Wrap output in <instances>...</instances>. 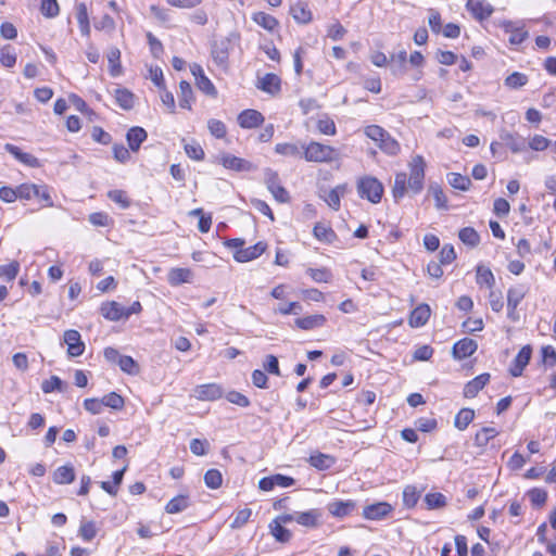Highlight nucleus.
<instances>
[{
	"mask_svg": "<svg viewBox=\"0 0 556 556\" xmlns=\"http://www.w3.org/2000/svg\"><path fill=\"white\" fill-rule=\"evenodd\" d=\"M305 160L308 162L328 163L338 159L334 148L319 142H311L304 151Z\"/></svg>",
	"mask_w": 556,
	"mask_h": 556,
	"instance_id": "f257e3e1",
	"label": "nucleus"
},
{
	"mask_svg": "<svg viewBox=\"0 0 556 556\" xmlns=\"http://www.w3.org/2000/svg\"><path fill=\"white\" fill-rule=\"evenodd\" d=\"M357 192L371 203H379L383 194L382 184L375 177L365 176L357 182Z\"/></svg>",
	"mask_w": 556,
	"mask_h": 556,
	"instance_id": "f03ea898",
	"label": "nucleus"
},
{
	"mask_svg": "<svg viewBox=\"0 0 556 556\" xmlns=\"http://www.w3.org/2000/svg\"><path fill=\"white\" fill-rule=\"evenodd\" d=\"M426 163L421 155H416L409 162L408 190L414 194L419 193L424 188Z\"/></svg>",
	"mask_w": 556,
	"mask_h": 556,
	"instance_id": "7ed1b4c3",
	"label": "nucleus"
},
{
	"mask_svg": "<svg viewBox=\"0 0 556 556\" xmlns=\"http://www.w3.org/2000/svg\"><path fill=\"white\" fill-rule=\"evenodd\" d=\"M64 343L67 345V354L71 357L80 356L85 351V343L77 330L70 329L64 332Z\"/></svg>",
	"mask_w": 556,
	"mask_h": 556,
	"instance_id": "20e7f679",
	"label": "nucleus"
},
{
	"mask_svg": "<svg viewBox=\"0 0 556 556\" xmlns=\"http://www.w3.org/2000/svg\"><path fill=\"white\" fill-rule=\"evenodd\" d=\"M357 507L353 500H336L327 504L328 513L336 518H345L350 516Z\"/></svg>",
	"mask_w": 556,
	"mask_h": 556,
	"instance_id": "39448f33",
	"label": "nucleus"
},
{
	"mask_svg": "<svg viewBox=\"0 0 556 556\" xmlns=\"http://www.w3.org/2000/svg\"><path fill=\"white\" fill-rule=\"evenodd\" d=\"M224 394L223 388L217 383H206L194 388L193 396L199 401H216Z\"/></svg>",
	"mask_w": 556,
	"mask_h": 556,
	"instance_id": "423d86ee",
	"label": "nucleus"
},
{
	"mask_svg": "<svg viewBox=\"0 0 556 556\" xmlns=\"http://www.w3.org/2000/svg\"><path fill=\"white\" fill-rule=\"evenodd\" d=\"M392 510L393 507L391 504L387 502H378L365 506L363 509V517L368 520H381L391 514Z\"/></svg>",
	"mask_w": 556,
	"mask_h": 556,
	"instance_id": "0eeeda50",
	"label": "nucleus"
},
{
	"mask_svg": "<svg viewBox=\"0 0 556 556\" xmlns=\"http://www.w3.org/2000/svg\"><path fill=\"white\" fill-rule=\"evenodd\" d=\"M267 244L260 241L256 244L249 247V248H242L238 251L233 252V258L238 263H247L250 261H253L261 256L266 251Z\"/></svg>",
	"mask_w": 556,
	"mask_h": 556,
	"instance_id": "6e6552de",
	"label": "nucleus"
},
{
	"mask_svg": "<svg viewBox=\"0 0 556 556\" xmlns=\"http://www.w3.org/2000/svg\"><path fill=\"white\" fill-rule=\"evenodd\" d=\"M466 8L479 21L490 17L494 11L485 0H467Z\"/></svg>",
	"mask_w": 556,
	"mask_h": 556,
	"instance_id": "1a4fd4ad",
	"label": "nucleus"
},
{
	"mask_svg": "<svg viewBox=\"0 0 556 556\" xmlns=\"http://www.w3.org/2000/svg\"><path fill=\"white\" fill-rule=\"evenodd\" d=\"M264 122V116L256 110L248 109L238 115L240 127L251 129L260 126Z\"/></svg>",
	"mask_w": 556,
	"mask_h": 556,
	"instance_id": "9d476101",
	"label": "nucleus"
},
{
	"mask_svg": "<svg viewBox=\"0 0 556 556\" xmlns=\"http://www.w3.org/2000/svg\"><path fill=\"white\" fill-rule=\"evenodd\" d=\"M478 349V344L470 338H464L457 341L453 346V356L457 359H464L471 356Z\"/></svg>",
	"mask_w": 556,
	"mask_h": 556,
	"instance_id": "9b49d317",
	"label": "nucleus"
},
{
	"mask_svg": "<svg viewBox=\"0 0 556 556\" xmlns=\"http://www.w3.org/2000/svg\"><path fill=\"white\" fill-rule=\"evenodd\" d=\"M348 185L342 184L336 186L333 189H330L325 192V194L320 195L324 201L334 211H339L341 205V198L346 193Z\"/></svg>",
	"mask_w": 556,
	"mask_h": 556,
	"instance_id": "f8f14e48",
	"label": "nucleus"
},
{
	"mask_svg": "<svg viewBox=\"0 0 556 556\" xmlns=\"http://www.w3.org/2000/svg\"><path fill=\"white\" fill-rule=\"evenodd\" d=\"M532 350L529 345H526L521 348V350L518 352L517 356L515 357L513 365L509 369V372L514 377H519L522 375V371L525 367L529 364V361L531 358Z\"/></svg>",
	"mask_w": 556,
	"mask_h": 556,
	"instance_id": "ddd939ff",
	"label": "nucleus"
},
{
	"mask_svg": "<svg viewBox=\"0 0 556 556\" xmlns=\"http://www.w3.org/2000/svg\"><path fill=\"white\" fill-rule=\"evenodd\" d=\"M220 163L225 168L236 172H250L253 168V165L249 161L231 154H223L220 156Z\"/></svg>",
	"mask_w": 556,
	"mask_h": 556,
	"instance_id": "4468645a",
	"label": "nucleus"
},
{
	"mask_svg": "<svg viewBox=\"0 0 556 556\" xmlns=\"http://www.w3.org/2000/svg\"><path fill=\"white\" fill-rule=\"evenodd\" d=\"M100 313L105 319L111 321L125 318V307L115 301L102 303Z\"/></svg>",
	"mask_w": 556,
	"mask_h": 556,
	"instance_id": "2eb2a0df",
	"label": "nucleus"
},
{
	"mask_svg": "<svg viewBox=\"0 0 556 556\" xmlns=\"http://www.w3.org/2000/svg\"><path fill=\"white\" fill-rule=\"evenodd\" d=\"M327 318L323 314H314L305 317H299L294 320L295 327L302 330H312L323 327Z\"/></svg>",
	"mask_w": 556,
	"mask_h": 556,
	"instance_id": "dca6fc26",
	"label": "nucleus"
},
{
	"mask_svg": "<svg viewBox=\"0 0 556 556\" xmlns=\"http://www.w3.org/2000/svg\"><path fill=\"white\" fill-rule=\"evenodd\" d=\"M321 511L317 508L307 511L295 513V521L306 528H316L319 526Z\"/></svg>",
	"mask_w": 556,
	"mask_h": 556,
	"instance_id": "f3484780",
	"label": "nucleus"
},
{
	"mask_svg": "<svg viewBox=\"0 0 556 556\" xmlns=\"http://www.w3.org/2000/svg\"><path fill=\"white\" fill-rule=\"evenodd\" d=\"M489 380L490 375L484 372L468 381L464 388V396L468 399L475 397L479 391L484 388Z\"/></svg>",
	"mask_w": 556,
	"mask_h": 556,
	"instance_id": "a211bd4d",
	"label": "nucleus"
},
{
	"mask_svg": "<svg viewBox=\"0 0 556 556\" xmlns=\"http://www.w3.org/2000/svg\"><path fill=\"white\" fill-rule=\"evenodd\" d=\"M5 151L12 154L16 160L21 163L29 166V167H39V160L30 153L23 152L18 147L7 143L4 146Z\"/></svg>",
	"mask_w": 556,
	"mask_h": 556,
	"instance_id": "6ab92c4d",
	"label": "nucleus"
},
{
	"mask_svg": "<svg viewBox=\"0 0 556 556\" xmlns=\"http://www.w3.org/2000/svg\"><path fill=\"white\" fill-rule=\"evenodd\" d=\"M229 41L226 39L214 41L212 45V58L218 66H226L229 52Z\"/></svg>",
	"mask_w": 556,
	"mask_h": 556,
	"instance_id": "aec40b11",
	"label": "nucleus"
},
{
	"mask_svg": "<svg viewBox=\"0 0 556 556\" xmlns=\"http://www.w3.org/2000/svg\"><path fill=\"white\" fill-rule=\"evenodd\" d=\"M147 137L148 134L142 127H131L126 134V140L128 142L129 149L134 152H137Z\"/></svg>",
	"mask_w": 556,
	"mask_h": 556,
	"instance_id": "412c9836",
	"label": "nucleus"
},
{
	"mask_svg": "<svg viewBox=\"0 0 556 556\" xmlns=\"http://www.w3.org/2000/svg\"><path fill=\"white\" fill-rule=\"evenodd\" d=\"M192 271L189 268H172L167 275V281L170 286L191 282Z\"/></svg>",
	"mask_w": 556,
	"mask_h": 556,
	"instance_id": "4be33fe9",
	"label": "nucleus"
},
{
	"mask_svg": "<svg viewBox=\"0 0 556 556\" xmlns=\"http://www.w3.org/2000/svg\"><path fill=\"white\" fill-rule=\"evenodd\" d=\"M430 307L427 304H420L410 313L409 325L416 328L426 325L430 317Z\"/></svg>",
	"mask_w": 556,
	"mask_h": 556,
	"instance_id": "5701e85b",
	"label": "nucleus"
},
{
	"mask_svg": "<svg viewBox=\"0 0 556 556\" xmlns=\"http://www.w3.org/2000/svg\"><path fill=\"white\" fill-rule=\"evenodd\" d=\"M290 14L295 22L300 24H306L312 20V12L304 2H296L290 7Z\"/></svg>",
	"mask_w": 556,
	"mask_h": 556,
	"instance_id": "b1692460",
	"label": "nucleus"
},
{
	"mask_svg": "<svg viewBox=\"0 0 556 556\" xmlns=\"http://www.w3.org/2000/svg\"><path fill=\"white\" fill-rule=\"evenodd\" d=\"M75 480V470L72 465L58 467L53 472V481L56 484H70Z\"/></svg>",
	"mask_w": 556,
	"mask_h": 556,
	"instance_id": "393cba45",
	"label": "nucleus"
},
{
	"mask_svg": "<svg viewBox=\"0 0 556 556\" xmlns=\"http://www.w3.org/2000/svg\"><path fill=\"white\" fill-rule=\"evenodd\" d=\"M408 189V180L406 173H397L394 178V185L392 188V194L394 200L397 202L402 199Z\"/></svg>",
	"mask_w": 556,
	"mask_h": 556,
	"instance_id": "a878e982",
	"label": "nucleus"
},
{
	"mask_svg": "<svg viewBox=\"0 0 556 556\" xmlns=\"http://www.w3.org/2000/svg\"><path fill=\"white\" fill-rule=\"evenodd\" d=\"M179 105L182 109L191 110V104L193 101V91L191 88V85L186 81L181 80L179 84Z\"/></svg>",
	"mask_w": 556,
	"mask_h": 556,
	"instance_id": "bb28decb",
	"label": "nucleus"
},
{
	"mask_svg": "<svg viewBox=\"0 0 556 556\" xmlns=\"http://www.w3.org/2000/svg\"><path fill=\"white\" fill-rule=\"evenodd\" d=\"M501 138L514 153L521 152L526 149V140L518 135L506 132L503 134Z\"/></svg>",
	"mask_w": 556,
	"mask_h": 556,
	"instance_id": "cd10ccee",
	"label": "nucleus"
},
{
	"mask_svg": "<svg viewBox=\"0 0 556 556\" xmlns=\"http://www.w3.org/2000/svg\"><path fill=\"white\" fill-rule=\"evenodd\" d=\"M121 51L118 48H111L108 52V61L110 65V74L113 77H117L122 74V65H121Z\"/></svg>",
	"mask_w": 556,
	"mask_h": 556,
	"instance_id": "c85d7f7f",
	"label": "nucleus"
},
{
	"mask_svg": "<svg viewBox=\"0 0 556 556\" xmlns=\"http://www.w3.org/2000/svg\"><path fill=\"white\" fill-rule=\"evenodd\" d=\"M189 504L190 503L187 495H177L167 503L165 510L168 514H178L187 509Z\"/></svg>",
	"mask_w": 556,
	"mask_h": 556,
	"instance_id": "c756f323",
	"label": "nucleus"
},
{
	"mask_svg": "<svg viewBox=\"0 0 556 556\" xmlns=\"http://www.w3.org/2000/svg\"><path fill=\"white\" fill-rule=\"evenodd\" d=\"M498 431L493 427H484L475 435V444L479 447L488 445L491 439L495 438Z\"/></svg>",
	"mask_w": 556,
	"mask_h": 556,
	"instance_id": "7c9ffc66",
	"label": "nucleus"
},
{
	"mask_svg": "<svg viewBox=\"0 0 556 556\" xmlns=\"http://www.w3.org/2000/svg\"><path fill=\"white\" fill-rule=\"evenodd\" d=\"M475 418V410L463 408L455 416L454 425L459 430H465Z\"/></svg>",
	"mask_w": 556,
	"mask_h": 556,
	"instance_id": "2f4dec72",
	"label": "nucleus"
},
{
	"mask_svg": "<svg viewBox=\"0 0 556 556\" xmlns=\"http://www.w3.org/2000/svg\"><path fill=\"white\" fill-rule=\"evenodd\" d=\"M407 61V53L405 50H401L396 54L391 56V71L393 75H401L405 72V63Z\"/></svg>",
	"mask_w": 556,
	"mask_h": 556,
	"instance_id": "473e14b6",
	"label": "nucleus"
},
{
	"mask_svg": "<svg viewBox=\"0 0 556 556\" xmlns=\"http://www.w3.org/2000/svg\"><path fill=\"white\" fill-rule=\"evenodd\" d=\"M460 241L469 247H477L480 242L479 233L472 227H465L459 230Z\"/></svg>",
	"mask_w": 556,
	"mask_h": 556,
	"instance_id": "72a5a7b5",
	"label": "nucleus"
},
{
	"mask_svg": "<svg viewBox=\"0 0 556 556\" xmlns=\"http://www.w3.org/2000/svg\"><path fill=\"white\" fill-rule=\"evenodd\" d=\"M314 236L324 242L331 243L336 238V232L324 224H316L313 229Z\"/></svg>",
	"mask_w": 556,
	"mask_h": 556,
	"instance_id": "f704fd0d",
	"label": "nucleus"
},
{
	"mask_svg": "<svg viewBox=\"0 0 556 556\" xmlns=\"http://www.w3.org/2000/svg\"><path fill=\"white\" fill-rule=\"evenodd\" d=\"M309 464L319 470H326L334 464V458L329 455L318 453L309 457Z\"/></svg>",
	"mask_w": 556,
	"mask_h": 556,
	"instance_id": "c9c22d12",
	"label": "nucleus"
},
{
	"mask_svg": "<svg viewBox=\"0 0 556 556\" xmlns=\"http://www.w3.org/2000/svg\"><path fill=\"white\" fill-rule=\"evenodd\" d=\"M526 295L522 287H513L507 292V307L516 309Z\"/></svg>",
	"mask_w": 556,
	"mask_h": 556,
	"instance_id": "e433bc0d",
	"label": "nucleus"
},
{
	"mask_svg": "<svg viewBox=\"0 0 556 556\" xmlns=\"http://www.w3.org/2000/svg\"><path fill=\"white\" fill-rule=\"evenodd\" d=\"M448 184L455 189L466 191L471 186V180L468 176H463L458 173H451L448 175Z\"/></svg>",
	"mask_w": 556,
	"mask_h": 556,
	"instance_id": "4c0bfd02",
	"label": "nucleus"
},
{
	"mask_svg": "<svg viewBox=\"0 0 556 556\" xmlns=\"http://www.w3.org/2000/svg\"><path fill=\"white\" fill-rule=\"evenodd\" d=\"M115 99L124 110H130L134 106V94L127 89H116Z\"/></svg>",
	"mask_w": 556,
	"mask_h": 556,
	"instance_id": "58836bf2",
	"label": "nucleus"
},
{
	"mask_svg": "<svg viewBox=\"0 0 556 556\" xmlns=\"http://www.w3.org/2000/svg\"><path fill=\"white\" fill-rule=\"evenodd\" d=\"M378 147L388 155H396L400 150V143L391 137V135L388 132V135L383 138V140L378 144Z\"/></svg>",
	"mask_w": 556,
	"mask_h": 556,
	"instance_id": "ea45409f",
	"label": "nucleus"
},
{
	"mask_svg": "<svg viewBox=\"0 0 556 556\" xmlns=\"http://www.w3.org/2000/svg\"><path fill=\"white\" fill-rule=\"evenodd\" d=\"M257 87L266 92L275 93L278 90L277 76L273 73L266 74L260 79Z\"/></svg>",
	"mask_w": 556,
	"mask_h": 556,
	"instance_id": "a19ab883",
	"label": "nucleus"
},
{
	"mask_svg": "<svg viewBox=\"0 0 556 556\" xmlns=\"http://www.w3.org/2000/svg\"><path fill=\"white\" fill-rule=\"evenodd\" d=\"M204 483L210 489H218L223 483V476L218 469H208L204 475Z\"/></svg>",
	"mask_w": 556,
	"mask_h": 556,
	"instance_id": "79ce46f5",
	"label": "nucleus"
},
{
	"mask_svg": "<svg viewBox=\"0 0 556 556\" xmlns=\"http://www.w3.org/2000/svg\"><path fill=\"white\" fill-rule=\"evenodd\" d=\"M528 83V76L523 73L514 72L505 79V86L510 89H518Z\"/></svg>",
	"mask_w": 556,
	"mask_h": 556,
	"instance_id": "37998d69",
	"label": "nucleus"
},
{
	"mask_svg": "<svg viewBox=\"0 0 556 556\" xmlns=\"http://www.w3.org/2000/svg\"><path fill=\"white\" fill-rule=\"evenodd\" d=\"M317 129L319 132L327 135V136H333L337 132L336 124L332 118H330L328 115L321 116L317 121Z\"/></svg>",
	"mask_w": 556,
	"mask_h": 556,
	"instance_id": "c03bdc74",
	"label": "nucleus"
},
{
	"mask_svg": "<svg viewBox=\"0 0 556 556\" xmlns=\"http://www.w3.org/2000/svg\"><path fill=\"white\" fill-rule=\"evenodd\" d=\"M425 503L428 509H438L446 505V497L442 493H428Z\"/></svg>",
	"mask_w": 556,
	"mask_h": 556,
	"instance_id": "a18cd8bd",
	"label": "nucleus"
},
{
	"mask_svg": "<svg viewBox=\"0 0 556 556\" xmlns=\"http://www.w3.org/2000/svg\"><path fill=\"white\" fill-rule=\"evenodd\" d=\"M253 21L268 30H273L277 25L276 18L265 12L255 13L253 15Z\"/></svg>",
	"mask_w": 556,
	"mask_h": 556,
	"instance_id": "49530a36",
	"label": "nucleus"
},
{
	"mask_svg": "<svg viewBox=\"0 0 556 556\" xmlns=\"http://www.w3.org/2000/svg\"><path fill=\"white\" fill-rule=\"evenodd\" d=\"M419 500V492L414 485H406L403 491V503L406 507H414Z\"/></svg>",
	"mask_w": 556,
	"mask_h": 556,
	"instance_id": "de8ad7c7",
	"label": "nucleus"
},
{
	"mask_svg": "<svg viewBox=\"0 0 556 556\" xmlns=\"http://www.w3.org/2000/svg\"><path fill=\"white\" fill-rule=\"evenodd\" d=\"M306 273L315 282H329L332 278L327 268H307Z\"/></svg>",
	"mask_w": 556,
	"mask_h": 556,
	"instance_id": "09e8293b",
	"label": "nucleus"
},
{
	"mask_svg": "<svg viewBox=\"0 0 556 556\" xmlns=\"http://www.w3.org/2000/svg\"><path fill=\"white\" fill-rule=\"evenodd\" d=\"M17 199L30 200L38 194L37 185L35 184H22L16 187Z\"/></svg>",
	"mask_w": 556,
	"mask_h": 556,
	"instance_id": "8fccbe9b",
	"label": "nucleus"
},
{
	"mask_svg": "<svg viewBox=\"0 0 556 556\" xmlns=\"http://www.w3.org/2000/svg\"><path fill=\"white\" fill-rule=\"evenodd\" d=\"M118 366L124 372L128 375H137L139 372L138 364L131 356L122 355Z\"/></svg>",
	"mask_w": 556,
	"mask_h": 556,
	"instance_id": "3c124183",
	"label": "nucleus"
},
{
	"mask_svg": "<svg viewBox=\"0 0 556 556\" xmlns=\"http://www.w3.org/2000/svg\"><path fill=\"white\" fill-rule=\"evenodd\" d=\"M20 270V264L16 261L11 262L7 265H0V277L12 281L15 279Z\"/></svg>",
	"mask_w": 556,
	"mask_h": 556,
	"instance_id": "603ef678",
	"label": "nucleus"
},
{
	"mask_svg": "<svg viewBox=\"0 0 556 556\" xmlns=\"http://www.w3.org/2000/svg\"><path fill=\"white\" fill-rule=\"evenodd\" d=\"M429 191L433 195L437 208L446 210L447 208V199H446L442 188L438 185H431L429 188Z\"/></svg>",
	"mask_w": 556,
	"mask_h": 556,
	"instance_id": "864d4df0",
	"label": "nucleus"
},
{
	"mask_svg": "<svg viewBox=\"0 0 556 556\" xmlns=\"http://www.w3.org/2000/svg\"><path fill=\"white\" fill-rule=\"evenodd\" d=\"M207 127H208L211 135L214 136L215 138L222 139L227 134L226 125L219 119H215V118L208 119Z\"/></svg>",
	"mask_w": 556,
	"mask_h": 556,
	"instance_id": "5fc2aeb1",
	"label": "nucleus"
},
{
	"mask_svg": "<svg viewBox=\"0 0 556 556\" xmlns=\"http://www.w3.org/2000/svg\"><path fill=\"white\" fill-rule=\"evenodd\" d=\"M365 135L378 144L388 135V131L378 125H369L364 130Z\"/></svg>",
	"mask_w": 556,
	"mask_h": 556,
	"instance_id": "6e6d98bb",
	"label": "nucleus"
},
{
	"mask_svg": "<svg viewBox=\"0 0 556 556\" xmlns=\"http://www.w3.org/2000/svg\"><path fill=\"white\" fill-rule=\"evenodd\" d=\"M79 535L84 541H91L97 535V528L93 521H83L79 527Z\"/></svg>",
	"mask_w": 556,
	"mask_h": 556,
	"instance_id": "4d7b16f0",
	"label": "nucleus"
},
{
	"mask_svg": "<svg viewBox=\"0 0 556 556\" xmlns=\"http://www.w3.org/2000/svg\"><path fill=\"white\" fill-rule=\"evenodd\" d=\"M40 11L46 17H55L59 12V4L56 0H41Z\"/></svg>",
	"mask_w": 556,
	"mask_h": 556,
	"instance_id": "13d9d810",
	"label": "nucleus"
},
{
	"mask_svg": "<svg viewBox=\"0 0 556 556\" xmlns=\"http://www.w3.org/2000/svg\"><path fill=\"white\" fill-rule=\"evenodd\" d=\"M104 406L113 409H122L124 407V399L116 392H111L102 397Z\"/></svg>",
	"mask_w": 556,
	"mask_h": 556,
	"instance_id": "bf43d9fd",
	"label": "nucleus"
},
{
	"mask_svg": "<svg viewBox=\"0 0 556 556\" xmlns=\"http://www.w3.org/2000/svg\"><path fill=\"white\" fill-rule=\"evenodd\" d=\"M494 276L489 268H484L482 266H478L477 268V283L483 285L485 283L488 287H492L494 285Z\"/></svg>",
	"mask_w": 556,
	"mask_h": 556,
	"instance_id": "052dcab7",
	"label": "nucleus"
},
{
	"mask_svg": "<svg viewBox=\"0 0 556 556\" xmlns=\"http://www.w3.org/2000/svg\"><path fill=\"white\" fill-rule=\"evenodd\" d=\"M0 62L5 67H12L16 62V54L10 46H5L0 50Z\"/></svg>",
	"mask_w": 556,
	"mask_h": 556,
	"instance_id": "680f3d73",
	"label": "nucleus"
},
{
	"mask_svg": "<svg viewBox=\"0 0 556 556\" xmlns=\"http://www.w3.org/2000/svg\"><path fill=\"white\" fill-rule=\"evenodd\" d=\"M185 151L190 159H193L195 161H201L204 159V151L202 147L195 141L191 143H186Z\"/></svg>",
	"mask_w": 556,
	"mask_h": 556,
	"instance_id": "e2e57ef3",
	"label": "nucleus"
},
{
	"mask_svg": "<svg viewBox=\"0 0 556 556\" xmlns=\"http://www.w3.org/2000/svg\"><path fill=\"white\" fill-rule=\"evenodd\" d=\"M108 197L113 202L119 204L122 208H127L130 205V201L127 198V194L123 190H111L108 193Z\"/></svg>",
	"mask_w": 556,
	"mask_h": 556,
	"instance_id": "0e129e2a",
	"label": "nucleus"
},
{
	"mask_svg": "<svg viewBox=\"0 0 556 556\" xmlns=\"http://www.w3.org/2000/svg\"><path fill=\"white\" fill-rule=\"evenodd\" d=\"M197 87L203 91L207 96L215 97L217 91L214 87L213 83L206 76H198V80L195 81Z\"/></svg>",
	"mask_w": 556,
	"mask_h": 556,
	"instance_id": "69168bd1",
	"label": "nucleus"
},
{
	"mask_svg": "<svg viewBox=\"0 0 556 556\" xmlns=\"http://www.w3.org/2000/svg\"><path fill=\"white\" fill-rule=\"evenodd\" d=\"M529 498L533 506H543L547 498V493L542 489H531L528 492Z\"/></svg>",
	"mask_w": 556,
	"mask_h": 556,
	"instance_id": "338daca9",
	"label": "nucleus"
},
{
	"mask_svg": "<svg viewBox=\"0 0 556 556\" xmlns=\"http://www.w3.org/2000/svg\"><path fill=\"white\" fill-rule=\"evenodd\" d=\"M226 399L231 404L238 405L240 407H248L250 405V400L238 391L228 392L226 394Z\"/></svg>",
	"mask_w": 556,
	"mask_h": 556,
	"instance_id": "774afa93",
	"label": "nucleus"
}]
</instances>
